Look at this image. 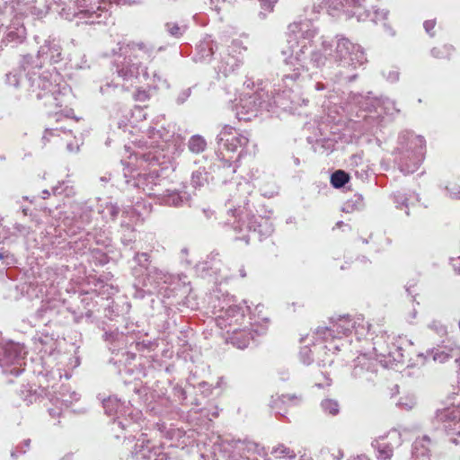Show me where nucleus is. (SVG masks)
<instances>
[{"label": "nucleus", "instance_id": "6", "mask_svg": "<svg viewBox=\"0 0 460 460\" xmlns=\"http://www.w3.org/2000/svg\"><path fill=\"white\" fill-rule=\"evenodd\" d=\"M54 10L64 19L80 24L106 23L111 12L104 4H88L87 0H53Z\"/></svg>", "mask_w": 460, "mask_h": 460}, {"label": "nucleus", "instance_id": "62", "mask_svg": "<svg viewBox=\"0 0 460 460\" xmlns=\"http://www.w3.org/2000/svg\"><path fill=\"white\" fill-rule=\"evenodd\" d=\"M190 94H191V88L189 87V88L181 90L176 97V103L178 105L183 104L189 99Z\"/></svg>", "mask_w": 460, "mask_h": 460}, {"label": "nucleus", "instance_id": "9", "mask_svg": "<svg viewBox=\"0 0 460 460\" xmlns=\"http://www.w3.org/2000/svg\"><path fill=\"white\" fill-rule=\"evenodd\" d=\"M248 203L244 202L243 209H229L234 217H236L235 213L238 214L239 219L238 221L234 222V230L237 234H242L240 236H235L236 240L244 241L246 244L250 242V235L246 233H252L257 234L259 239L270 236L273 231V224L270 220V218L263 217L261 216L250 215L248 208L246 206Z\"/></svg>", "mask_w": 460, "mask_h": 460}, {"label": "nucleus", "instance_id": "12", "mask_svg": "<svg viewBox=\"0 0 460 460\" xmlns=\"http://www.w3.org/2000/svg\"><path fill=\"white\" fill-rule=\"evenodd\" d=\"M228 451L227 460H267L268 452L258 443L247 439H233L226 447Z\"/></svg>", "mask_w": 460, "mask_h": 460}, {"label": "nucleus", "instance_id": "33", "mask_svg": "<svg viewBox=\"0 0 460 460\" xmlns=\"http://www.w3.org/2000/svg\"><path fill=\"white\" fill-rule=\"evenodd\" d=\"M54 117H55L58 126L46 128L44 135L42 137V141H43L44 145H46V142L49 140V136L59 137L61 135V133L66 134V135L72 134L71 129L67 128L66 125L61 124L63 122V116L61 113L56 112Z\"/></svg>", "mask_w": 460, "mask_h": 460}, {"label": "nucleus", "instance_id": "46", "mask_svg": "<svg viewBox=\"0 0 460 460\" xmlns=\"http://www.w3.org/2000/svg\"><path fill=\"white\" fill-rule=\"evenodd\" d=\"M164 27L167 33L176 39L181 37L186 31L185 25H179L176 22H167Z\"/></svg>", "mask_w": 460, "mask_h": 460}, {"label": "nucleus", "instance_id": "16", "mask_svg": "<svg viewBox=\"0 0 460 460\" xmlns=\"http://www.w3.org/2000/svg\"><path fill=\"white\" fill-rule=\"evenodd\" d=\"M234 128L230 125H225L217 137V143L219 146H223L227 151L236 152L238 148L241 151L238 156L241 155L243 148L248 144L249 139L246 136L234 133Z\"/></svg>", "mask_w": 460, "mask_h": 460}, {"label": "nucleus", "instance_id": "53", "mask_svg": "<svg viewBox=\"0 0 460 460\" xmlns=\"http://www.w3.org/2000/svg\"><path fill=\"white\" fill-rule=\"evenodd\" d=\"M129 217V221L123 220L120 224V226L122 229H125L126 231L133 232V223H132V217H136L135 212L132 208L126 209L122 212V217Z\"/></svg>", "mask_w": 460, "mask_h": 460}, {"label": "nucleus", "instance_id": "2", "mask_svg": "<svg viewBox=\"0 0 460 460\" xmlns=\"http://www.w3.org/2000/svg\"><path fill=\"white\" fill-rule=\"evenodd\" d=\"M162 49V47L156 49L152 44L143 41H131L127 44L119 42L112 49L115 72L130 84H141L142 81L149 79L147 67L143 62L153 60L155 53Z\"/></svg>", "mask_w": 460, "mask_h": 460}, {"label": "nucleus", "instance_id": "60", "mask_svg": "<svg viewBox=\"0 0 460 460\" xmlns=\"http://www.w3.org/2000/svg\"><path fill=\"white\" fill-rule=\"evenodd\" d=\"M13 230L15 231V234L27 237L31 233V228L23 224L15 223L13 225Z\"/></svg>", "mask_w": 460, "mask_h": 460}, {"label": "nucleus", "instance_id": "35", "mask_svg": "<svg viewBox=\"0 0 460 460\" xmlns=\"http://www.w3.org/2000/svg\"><path fill=\"white\" fill-rule=\"evenodd\" d=\"M148 452V440L137 439L128 460H146Z\"/></svg>", "mask_w": 460, "mask_h": 460}, {"label": "nucleus", "instance_id": "4", "mask_svg": "<svg viewBox=\"0 0 460 460\" xmlns=\"http://www.w3.org/2000/svg\"><path fill=\"white\" fill-rule=\"evenodd\" d=\"M370 324L365 321L362 314L358 315H340L337 318H332L329 326L318 327L315 331V339L321 340L325 344H314V351L328 350L333 352L341 350L343 343H335V340H341L343 336H348L352 332L358 339L366 338L370 334Z\"/></svg>", "mask_w": 460, "mask_h": 460}, {"label": "nucleus", "instance_id": "43", "mask_svg": "<svg viewBox=\"0 0 460 460\" xmlns=\"http://www.w3.org/2000/svg\"><path fill=\"white\" fill-rule=\"evenodd\" d=\"M322 410L330 415L335 416L340 411V406L337 401L332 399H325L321 402Z\"/></svg>", "mask_w": 460, "mask_h": 460}, {"label": "nucleus", "instance_id": "52", "mask_svg": "<svg viewBox=\"0 0 460 460\" xmlns=\"http://www.w3.org/2000/svg\"><path fill=\"white\" fill-rule=\"evenodd\" d=\"M357 102L360 105V108L364 109V110H369L371 111L372 109H375L376 110V105L379 104V101H373V100H370L369 97H363L362 95H358L357 97Z\"/></svg>", "mask_w": 460, "mask_h": 460}, {"label": "nucleus", "instance_id": "27", "mask_svg": "<svg viewBox=\"0 0 460 460\" xmlns=\"http://www.w3.org/2000/svg\"><path fill=\"white\" fill-rule=\"evenodd\" d=\"M239 65L240 60L227 52L221 55L220 60L215 67V70L219 76L221 75L222 76L226 77L228 75L233 73Z\"/></svg>", "mask_w": 460, "mask_h": 460}, {"label": "nucleus", "instance_id": "61", "mask_svg": "<svg viewBox=\"0 0 460 460\" xmlns=\"http://www.w3.org/2000/svg\"><path fill=\"white\" fill-rule=\"evenodd\" d=\"M382 75L387 81L391 83H394L399 79V72L395 69L383 70Z\"/></svg>", "mask_w": 460, "mask_h": 460}, {"label": "nucleus", "instance_id": "5", "mask_svg": "<svg viewBox=\"0 0 460 460\" xmlns=\"http://www.w3.org/2000/svg\"><path fill=\"white\" fill-rule=\"evenodd\" d=\"M36 70L26 69L27 90L35 94L38 100H44L46 106L62 107L70 88L66 84L58 83L60 76L58 72L44 71L38 74Z\"/></svg>", "mask_w": 460, "mask_h": 460}, {"label": "nucleus", "instance_id": "54", "mask_svg": "<svg viewBox=\"0 0 460 460\" xmlns=\"http://www.w3.org/2000/svg\"><path fill=\"white\" fill-rule=\"evenodd\" d=\"M149 258L150 256L147 252H137L134 256V261L139 267L146 270V268L152 267L148 265Z\"/></svg>", "mask_w": 460, "mask_h": 460}, {"label": "nucleus", "instance_id": "10", "mask_svg": "<svg viewBox=\"0 0 460 460\" xmlns=\"http://www.w3.org/2000/svg\"><path fill=\"white\" fill-rule=\"evenodd\" d=\"M272 106L270 95L263 88L254 93H244L235 105V117L238 120L250 121L257 117L260 110H269Z\"/></svg>", "mask_w": 460, "mask_h": 460}, {"label": "nucleus", "instance_id": "26", "mask_svg": "<svg viewBox=\"0 0 460 460\" xmlns=\"http://www.w3.org/2000/svg\"><path fill=\"white\" fill-rule=\"evenodd\" d=\"M226 332L229 334V337L227 338L229 342L242 349L247 348L251 340L253 338L252 332L246 329H227Z\"/></svg>", "mask_w": 460, "mask_h": 460}, {"label": "nucleus", "instance_id": "14", "mask_svg": "<svg viewBox=\"0 0 460 460\" xmlns=\"http://www.w3.org/2000/svg\"><path fill=\"white\" fill-rule=\"evenodd\" d=\"M369 0H329V12L332 16L342 13L349 18L356 17L358 22L366 21L370 16L367 4Z\"/></svg>", "mask_w": 460, "mask_h": 460}, {"label": "nucleus", "instance_id": "11", "mask_svg": "<svg viewBox=\"0 0 460 460\" xmlns=\"http://www.w3.org/2000/svg\"><path fill=\"white\" fill-rule=\"evenodd\" d=\"M63 60V49L58 40L54 38L47 39L40 47L37 56L27 54L21 59V67L26 69H40L46 62L58 63Z\"/></svg>", "mask_w": 460, "mask_h": 460}, {"label": "nucleus", "instance_id": "51", "mask_svg": "<svg viewBox=\"0 0 460 460\" xmlns=\"http://www.w3.org/2000/svg\"><path fill=\"white\" fill-rule=\"evenodd\" d=\"M133 345H135L137 350L142 352L145 350H152L155 349V347H156V343L151 340L143 339L142 341H137L135 338Z\"/></svg>", "mask_w": 460, "mask_h": 460}, {"label": "nucleus", "instance_id": "47", "mask_svg": "<svg viewBox=\"0 0 460 460\" xmlns=\"http://www.w3.org/2000/svg\"><path fill=\"white\" fill-rule=\"evenodd\" d=\"M453 51V46L444 45L440 48H433L431 49V55L436 58H449Z\"/></svg>", "mask_w": 460, "mask_h": 460}, {"label": "nucleus", "instance_id": "39", "mask_svg": "<svg viewBox=\"0 0 460 460\" xmlns=\"http://www.w3.org/2000/svg\"><path fill=\"white\" fill-rule=\"evenodd\" d=\"M349 181V175L342 170H337L331 175V183L335 189H341Z\"/></svg>", "mask_w": 460, "mask_h": 460}, {"label": "nucleus", "instance_id": "25", "mask_svg": "<svg viewBox=\"0 0 460 460\" xmlns=\"http://www.w3.org/2000/svg\"><path fill=\"white\" fill-rule=\"evenodd\" d=\"M102 405L107 415H116L117 419L120 416L126 415L129 411L128 405L126 402H121L115 396H110L108 399L103 400Z\"/></svg>", "mask_w": 460, "mask_h": 460}, {"label": "nucleus", "instance_id": "7", "mask_svg": "<svg viewBox=\"0 0 460 460\" xmlns=\"http://www.w3.org/2000/svg\"><path fill=\"white\" fill-rule=\"evenodd\" d=\"M136 155L154 169L148 172H138L137 175H133L130 179L126 180L127 184L141 189L149 196H160L162 194L161 186L164 180L161 178L156 166L164 163V155L157 149L137 153Z\"/></svg>", "mask_w": 460, "mask_h": 460}, {"label": "nucleus", "instance_id": "34", "mask_svg": "<svg viewBox=\"0 0 460 460\" xmlns=\"http://www.w3.org/2000/svg\"><path fill=\"white\" fill-rule=\"evenodd\" d=\"M98 210L102 218L107 221H114L119 213V208L117 206V204L112 203L111 201L101 202L99 204Z\"/></svg>", "mask_w": 460, "mask_h": 460}, {"label": "nucleus", "instance_id": "28", "mask_svg": "<svg viewBox=\"0 0 460 460\" xmlns=\"http://www.w3.org/2000/svg\"><path fill=\"white\" fill-rule=\"evenodd\" d=\"M216 43L210 39V37L205 38L202 41L197 45L196 54L193 57L195 62H207L210 60V58L214 54Z\"/></svg>", "mask_w": 460, "mask_h": 460}, {"label": "nucleus", "instance_id": "29", "mask_svg": "<svg viewBox=\"0 0 460 460\" xmlns=\"http://www.w3.org/2000/svg\"><path fill=\"white\" fill-rule=\"evenodd\" d=\"M432 442L428 436L417 438L412 444V457L414 460H429Z\"/></svg>", "mask_w": 460, "mask_h": 460}, {"label": "nucleus", "instance_id": "22", "mask_svg": "<svg viewBox=\"0 0 460 460\" xmlns=\"http://www.w3.org/2000/svg\"><path fill=\"white\" fill-rule=\"evenodd\" d=\"M103 338L109 343V349L112 353L123 350L128 346H133L134 342V334L119 332L118 329L106 331Z\"/></svg>", "mask_w": 460, "mask_h": 460}, {"label": "nucleus", "instance_id": "44", "mask_svg": "<svg viewBox=\"0 0 460 460\" xmlns=\"http://www.w3.org/2000/svg\"><path fill=\"white\" fill-rule=\"evenodd\" d=\"M141 83L147 84L149 87L158 88L162 85H166V80L163 77V75L157 72L154 71L152 75H149V79L146 81H142Z\"/></svg>", "mask_w": 460, "mask_h": 460}, {"label": "nucleus", "instance_id": "3", "mask_svg": "<svg viewBox=\"0 0 460 460\" xmlns=\"http://www.w3.org/2000/svg\"><path fill=\"white\" fill-rule=\"evenodd\" d=\"M305 45H302L296 56H290L286 61L281 84L275 85L270 94L271 103L284 111L295 112L298 106L306 104L307 100L298 93V82L301 72L304 71V59Z\"/></svg>", "mask_w": 460, "mask_h": 460}, {"label": "nucleus", "instance_id": "23", "mask_svg": "<svg viewBox=\"0 0 460 460\" xmlns=\"http://www.w3.org/2000/svg\"><path fill=\"white\" fill-rule=\"evenodd\" d=\"M26 38V29L22 25L10 26L4 29L2 45L15 47L22 43Z\"/></svg>", "mask_w": 460, "mask_h": 460}, {"label": "nucleus", "instance_id": "59", "mask_svg": "<svg viewBox=\"0 0 460 460\" xmlns=\"http://www.w3.org/2000/svg\"><path fill=\"white\" fill-rule=\"evenodd\" d=\"M447 193L451 199H460V185L449 183L447 187Z\"/></svg>", "mask_w": 460, "mask_h": 460}, {"label": "nucleus", "instance_id": "21", "mask_svg": "<svg viewBox=\"0 0 460 460\" xmlns=\"http://www.w3.org/2000/svg\"><path fill=\"white\" fill-rule=\"evenodd\" d=\"M173 281V276L156 267L146 268V278L142 285L148 288V292L156 290L162 284H171Z\"/></svg>", "mask_w": 460, "mask_h": 460}, {"label": "nucleus", "instance_id": "49", "mask_svg": "<svg viewBox=\"0 0 460 460\" xmlns=\"http://www.w3.org/2000/svg\"><path fill=\"white\" fill-rule=\"evenodd\" d=\"M206 182H208L207 172L204 170H198L192 172L191 175V185L194 188H199L203 186Z\"/></svg>", "mask_w": 460, "mask_h": 460}, {"label": "nucleus", "instance_id": "56", "mask_svg": "<svg viewBox=\"0 0 460 460\" xmlns=\"http://www.w3.org/2000/svg\"><path fill=\"white\" fill-rule=\"evenodd\" d=\"M387 16L388 11L376 9L374 11L370 10V16L367 19H370L373 22L376 23L378 21L386 20Z\"/></svg>", "mask_w": 460, "mask_h": 460}, {"label": "nucleus", "instance_id": "17", "mask_svg": "<svg viewBox=\"0 0 460 460\" xmlns=\"http://www.w3.org/2000/svg\"><path fill=\"white\" fill-rule=\"evenodd\" d=\"M376 362L367 354L359 355L356 360L352 370L354 378L361 379L363 382H374L376 376Z\"/></svg>", "mask_w": 460, "mask_h": 460}, {"label": "nucleus", "instance_id": "1", "mask_svg": "<svg viewBox=\"0 0 460 460\" xmlns=\"http://www.w3.org/2000/svg\"><path fill=\"white\" fill-rule=\"evenodd\" d=\"M366 61L362 48L345 37L329 42L310 54V64L320 68L325 79L333 83L351 82L357 77L355 69Z\"/></svg>", "mask_w": 460, "mask_h": 460}, {"label": "nucleus", "instance_id": "24", "mask_svg": "<svg viewBox=\"0 0 460 460\" xmlns=\"http://www.w3.org/2000/svg\"><path fill=\"white\" fill-rule=\"evenodd\" d=\"M162 194L158 196L161 202L172 207H181L189 202L190 197L185 191L177 190H161Z\"/></svg>", "mask_w": 460, "mask_h": 460}, {"label": "nucleus", "instance_id": "15", "mask_svg": "<svg viewBox=\"0 0 460 460\" xmlns=\"http://www.w3.org/2000/svg\"><path fill=\"white\" fill-rule=\"evenodd\" d=\"M373 349L376 357L381 358L385 365L393 364L394 362L400 363L403 361V353L401 347L395 344H387L383 336L372 338Z\"/></svg>", "mask_w": 460, "mask_h": 460}, {"label": "nucleus", "instance_id": "40", "mask_svg": "<svg viewBox=\"0 0 460 460\" xmlns=\"http://www.w3.org/2000/svg\"><path fill=\"white\" fill-rule=\"evenodd\" d=\"M80 395L75 392H70L67 387H63L60 392V397L57 398V401H60L62 405L66 408L69 407L74 402L79 400Z\"/></svg>", "mask_w": 460, "mask_h": 460}, {"label": "nucleus", "instance_id": "19", "mask_svg": "<svg viewBox=\"0 0 460 460\" xmlns=\"http://www.w3.org/2000/svg\"><path fill=\"white\" fill-rule=\"evenodd\" d=\"M431 358L436 363H445L453 358L460 367V346L454 342L438 345L426 352V358Z\"/></svg>", "mask_w": 460, "mask_h": 460}, {"label": "nucleus", "instance_id": "38", "mask_svg": "<svg viewBox=\"0 0 460 460\" xmlns=\"http://www.w3.org/2000/svg\"><path fill=\"white\" fill-rule=\"evenodd\" d=\"M188 148L193 154H200L207 148V141L200 135H193L188 141Z\"/></svg>", "mask_w": 460, "mask_h": 460}, {"label": "nucleus", "instance_id": "45", "mask_svg": "<svg viewBox=\"0 0 460 460\" xmlns=\"http://www.w3.org/2000/svg\"><path fill=\"white\" fill-rule=\"evenodd\" d=\"M20 396L24 402L25 405L29 406L36 402L38 399V395L35 391L31 389V387L22 386L20 390Z\"/></svg>", "mask_w": 460, "mask_h": 460}, {"label": "nucleus", "instance_id": "58", "mask_svg": "<svg viewBox=\"0 0 460 460\" xmlns=\"http://www.w3.org/2000/svg\"><path fill=\"white\" fill-rule=\"evenodd\" d=\"M218 256V253H211L209 256H208V260L200 263L199 265V267H201V269L203 270H217V261H216V257Z\"/></svg>", "mask_w": 460, "mask_h": 460}, {"label": "nucleus", "instance_id": "42", "mask_svg": "<svg viewBox=\"0 0 460 460\" xmlns=\"http://www.w3.org/2000/svg\"><path fill=\"white\" fill-rule=\"evenodd\" d=\"M22 71L24 72L26 74L27 71H24L21 66H20V71H17V70H13L12 72H9L8 74L5 75V83L6 84L10 85V86H13L14 88H18L20 87V85L22 84V83H26V80L24 82H22Z\"/></svg>", "mask_w": 460, "mask_h": 460}, {"label": "nucleus", "instance_id": "64", "mask_svg": "<svg viewBox=\"0 0 460 460\" xmlns=\"http://www.w3.org/2000/svg\"><path fill=\"white\" fill-rule=\"evenodd\" d=\"M397 404L402 409L409 411L415 405V400L412 397L401 398Z\"/></svg>", "mask_w": 460, "mask_h": 460}, {"label": "nucleus", "instance_id": "13", "mask_svg": "<svg viewBox=\"0 0 460 460\" xmlns=\"http://www.w3.org/2000/svg\"><path fill=\"white\" fill-rule=\"evenodd\" d=\"M26 350L23 345L15 342H7L0 347V367L3 371L13 376L22 373V364Z\"/></svg>", "mask_w": 460, "mask_h": 460}, {"label": "nucleus", "instance_id": "48", "mask_svg": "<svg viewBox=\"0 0 460 460\" xmlns=\"http://www.w3.org/2000/svg\"><path fill=\"white\" fill-rule=\"evenodd\" d=\"M16 262V260L9 251L1 249L0 250V270L13 265Z\"/></svg>", "mask_w": 460, "mask_h": 460}, {"label": "nucleus", "instance_id": "36", "mask_svg": "<svg viewBox=\"0 0 460 460\" xmlns=\"http://www.w3.org/2000/svg\"><path fill=\"white\" fill-rule=\"evenodd\" d=\"M372 447L376 450V457L380 460H388L392 457L394 447L388 443H383L375 439L371 443Z\"/></svg>", "mask_w": 460, "mask_h": 460}, {"label": "nucleus", "instance_id": "31", "mask_svg": "<svg viewBox=\"0 0 460 460\" xmlns=\"http://www.w3.org/2000/svg\"><path fill=\"white\" fill-rule=\"evenodd\" d=\"M31 8L29 0H0V13L10 10L11 13L23 14Z\"/></svg>", "mask_w": 460, "mask_h": 460}, {"label": "nucleus", "instance_id": "55", "mask_svg": "<svg viewBox=\"0 0 460 460\" xmlns=\"http://www.w3.org/2000/svg\"><path fill=\"white\" fill-rule=\"evenodd\" d=\"M394 202L396 204V208L402 207L408 208V197L404 192L396 191L393 194Z\"/></svg>", "mask_w": 460, "mask_h": 460}, {"label": "nucleus", "instance_id": "63", "mask_svg": "<svg viewBox=\"0 0 460 460\" xmlns=\"http://www.w3.org/2000/svg\"><path fill=\"white\" fill-rule=\"evenodd\" d=\"M362 207H363V199H362V197L360 195H355V200L349 201L346 204V208H344V210L349 211V208L359 209Z\"/></svg>", "mask_w": 460, "mask_h": 460}, {"label": "nucleus", "instance_id": "8", "mask_svg": "<svg viewBox=\"0 0 460 460\" xmlns=\"http://www.w3.org/2000/svg\"><path fill=\"white\" fill-rule=\"evenodd\" d=\"M396 150L399 153L397 164L400 171L404 174L413 173L424 159L425 139L410 131L402 132Z\"/></svg>", "mask_w": 460, "mask_h": 460}, {"label": "nucleus", "instance_id": "37", "mask_svg": "<svg viewBox=\"0 0 460 460\" xmlns=\"http://www.w3.org/2000/svg\"><path fill=\"white\" fill-rule=\"evenodd\" d=\"M270 455L276 458H284L288 460L295 459L296 456L293 449L283 443H279L273 446L270 449Z\"/></svg>", "mask_w": 460, "mask_h": 460}, {"label": "nucleus", "instance_id": "57", "mask_svg": "<svg viewBox=\"0 0 460 460\" xmlns=\"http://www.w3.org/2000/svg\"><path fill=\"white\" fill-rule=\"evenodd\" d=\"M313 353L314 351L307 346L301 349L299 355L304 364L310 365L313 362Z\"/></svg>", "mask_w": 460, "mask_h": 460}, {"label": "nucleus", "instance_id": "20", "mask_svg": "<svg viewBox=\"0 0 460 460\" xmlns=\"http://www.w3.org/2000/svg\"><path fill=\"white\" fill-rule=\"evenodd\" d=\"M243 318V309L239 305H231L219 310L217 323L221 329H226L227 327L233 329L232 326L241 324Z\"/></svg>", "mask_w": 460, "mask_h": 460}, {"label": "nucleus", "instance_id": "30", "mask_svg": "<svg viewBox=\"0 0 460 460\" xmlns=\"http://www.w3.org/2000/svg\"><path fill=\"white\" fill-rule=\"evenodd\" d=\"M288 30L293 34L299 35L305 40H311L317 33L316 28L311 21L295 22L288 26Z\"/></svg>", "mask_w": 460, "mask_h": 460}, {"label": "nucleus", "instance_id": "32", "mask_svg": "<svg viewBox=\"0 0 460 460\" xmlns=\"http://www.w3.org/2000/svg\"><path fill=\"white\" fill-rule=\"evenodd\" d=\"M256 186L259 187L261 195L267 198H271L278 193V188L271 176L263 174L262 177L254 178Z\"/></svg>", "mask_w": 460, "mask_h": 460}, {"label": "nucleus", "instance_id": "18", "mask_svg": "<svg viewBox=\"0 0 460 460\" xmlns=\"http://www.w3.org/2000/svg\"><path fill=\"white\" fill-rule=\"evenodd\" d=\"M435 420L440 425L438 428L447 434L460 435V410L445 408L436 412Z\"/></svg>", "mask_w": 460, "mask_h": 460}, {"label": "nucleus", "instance_id": "50", "mask_svg": "<svg viewBox=\"0 0 460 460\" xmlns=\"http://www.w3.org/2000/svg\"><path fill=\"white\" fill-rule=\"evenodd\" d=\"M149 452L146 454V460H166V455L163 453L160 447H155L148 440Z\"/></svg>", "mask_w": 460, "mask_h": 460}, {"label": "nucleus", "instance_id": "41", "mask_svg": "<svg viewBox=\"0 0 460 460\" xmlns=\"http://www.w3.org/2000/svg\"><path fill=\"white\" fill-rule=\"evenodd\" d=\"M218 175L222 178H226L233 175L236 172V165H234L228 160H221L217 164ZM224 182H226V179H224Z\"/></svg>", "mask_w": 460, "mask_h": 460}]
</instances>
